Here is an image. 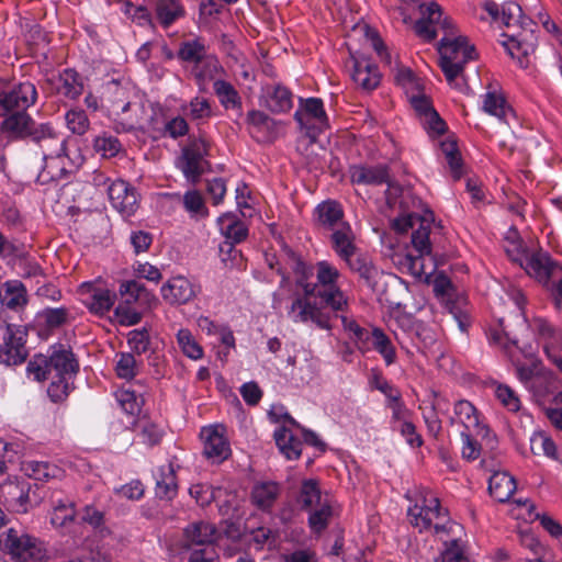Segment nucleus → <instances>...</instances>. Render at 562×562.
Returning <instances> with one entry per match:
<instances>
[{"label": "nucleus", "instance_id": "1", "mask_svg": "<svg viewBox=\"0 0 562 562\" xmlns=\"http://www.w3.org/2000/svg\"><path fill=\"white\" fill-rule=\"evenodd\" d=\"M316 281L306 284V296H294L286 307V316L294 324H313L323 330L331 329L330 314L348 307V296L338 285L340 271L329 261L322 260L314 267Z\"/></svg>", "mask_w": 562, "mask_h": 562}, {"label": "nucleus", "instance_id": "2", "mask_svg": "<svg viewBox=\"0 0 562 562\" xmlns=\"http://www.w3.org/2000/svg\"><path fill=\"white\" fill-rule=\"evenodd\" d=\"M31 140L42 149V159L45 164H48V161L50 164L60 162V175H50V180L63 178L66 173L72 172L83 160V157L77 150L71 153L68 149L67 138L63 137L50 123H40L33 132Z\"/></svg>", "mask_w": 562, "mask_h": 562}, {"label": "nucleus", "instance_id": "3", "mask_svg": "<svg viewBox=\"0 0 562 562\" xmlns=\"http://www.w3.org/2000/svg\"><path fill=\"white\" fill-rule=\"evenodd\" d=\"M502 21L505 26H519L521 30L508 35L507 42L504 43L508 53L514 57L522 55L527 57L533 53L537 46V36L533 26L536 24L524 15L521 7L514 1L505 2L502 5Z\"/></svg>", "mask_w": 562, "mask_h": 562}, {"label": "nucleus", "instance_id": "4", "mask_svg": "<svg viewBox=\"0 0 562 562\" xmlns=\"http://www.w3.org/2000/svg\"><path fill=\"white\" fill-rule=\"evenodd\" d=\"M439 65L450 86L460 87L458 78L464 65L476 57L475 48L464 37L442 36L439 42Z\"/></svg>", "mask_w": 562, "mask_h": 562}, {"label": "nucleus", "instance_id": "5", "mask_svg": "<svg viewBox=\"0 0 562 562\" xmlns=\"http://www.w3.org/2000/svg\"><path fill=\"white\" fill-rule=\"evenodd\" d=\"M0 550L15 562H42L47 557L43 541L13 527L0 530Z\"/></svg>", "mask_w": 562, "mask_h": 562}, {"label": "nucleus", "instance_id": "6", "mask_svg": "<svg viewBox=\"0 0 562 562\" xmlns=\"http://www.w3.org/2000/svg\"><path fill=\"white\" fill-rule=\"evenodd\" d=\"M435 537L442 544L438 562H472L462 525L452 519L438 521L435 525Z\"/></svg>", "mask_w": 562, "mask_h": 562}, {"label": "nucleus", "instance_id": "7", "mask_svg": "<svg viewBox=\"0 0 562 562\" xmlns=\"http://www.w3.org/2000/svg\"><path fill=\"white\" fill-rule=\"evenodd\" d=\"M407 517L419 532L432 531L434 535L436 522L450 519L447 509L441 507L439 499L431 493L420 494L416 503L408 507Z\"/></svg>", "mask_w": 562, "mask_h": 562}, {"label": "nucleus", "instance_id": "8", "mask_svg": "<svg viewBox=\"0 0 562 562\" xmlns=\"http://www.w3.org/2000/svg\"><path fill=\"white\" fill-rule=\"evenodd\" d=\"M419 9L422 16L415 22L414 31L420 38L431 42L440 32L443 33V36L453 35V25L448 18L442 16L438 3H423Z\"/></svg>", "mask_w": 562, "mask_h": 562}, {"label": "nucleus", "instance_id": "9", "mask_svg": "<svg viewBox=\"0 0 562 562\" xmlns=\"http://www.w3.org/2000/svg\"><path fill=\"white\" fill-rule=\"evenodd\" d=\"M294 120L312 139H315L328 126L324 103L318 98H300V106L294 113Z\"/></svg>", "mask_w": 562, "mask_h": 562}, {"label": "nucleus", "instance_id": "10", "mask_svg": "<svg viewBox=\"0 0 562 562\" xmlns=\"http://www.w3.org/2000/svg\"><path fill=\"white\" fill-rule=\"evenodd\" d=\"M27 327L25 325L8 324L0 346V363L7 367L23 363L27 356Z\"/></svg>", "mask_w": 562, "mask_h": 562}, {"label": "nucleus", "instance_id": "11", "mask_svg": "<svg viewBox=\"0 0 562 562\" xmlns=\"http://www.w3.org/2000/svg\"><path fill=\"white\" fill-rule=\"evenodd\" d=\"M209 155V145L202 139H194L181 150L177 167L182 171L184 178L191 184H196L204 173L207 161L204 159Z\"/></svg>", "mask_w": 562, "mask_h": 562}, {"label": "nucleus", "instance_id": "12", "mask_svg": "<svg viewBox=\"0 0 562 562\" xmlns=\"http://www.w3.org/2000/svg\"><path fill=\"white\" fill-rule=\"evenodd\" d=\"M36 99L37 90L31 81L0 87V116L11 112L26 111Z\"/></svg>", "mask_w": 562, "mask_h": 562}, {"label": "nucleus", "instance_id": "13", "mask_svg": "<svg viewBox=\"0 0 562 562\" xmlns=\"http://www.w3.org/2000/svg\"><path fill=\"white\" fill-rule=\"evenodd\" d=\"M4 116L0 125V142L5 140L7 144L18 139H32L33 132L40 125L26 111L11 112Z\"/></svg>", "mask_w": 562, "mask_h": 562}, {"label": "nucleus", "instance_id": "14", "mask_svg": "<svg viewBox=\"0 0 562 562\" xmlns=\"http://www.w3.org/2000/svg\"><path fill=\"white\" fill-rule=\"evenodd\" d=\"M108 196L112 207L119 212L123 218L133 216L138 209V194L136 189L122 179L114 180L109 184Z\"/></svg>", "mask_w": 562, "mask_h": 562}, {"label": "nucleus", "instance_id": "15", "mask_svg": "<svg viewBox=\"0 0 562 562\" xmlns=\"http://www.w3.org/2000/svg\"><path fill=\"white\" fill-rule=\"evenodd\" d=\"M31 484L25 480H7L0 485V497L15 513H27L31 507Z\"/></svg>", "mask_w": 562, "mask_h": 562}, {"label": "nucleus", "instance_id": "16", "mask_svg": "<svg viewBox=\"0 0 562 562\" xmlns=\"http://www.w3.org/2000/svg\"><path fill=\"white\" fill-rule=\"evenodd\" d=\"M52 92L75 100L83 92L82 77L71 68L64 69L57 75H52L45 80Z\"/></svg>", "mask_w": 562, "mask_h": 562}, {"label": "nucleus", "instance_id": "17", "mask_svg": "<svg viewBox=\"0 0 562 562\" xmlns=\"http://www.w3.org/2000/svg\"><path fill=\"white\" fill-rule=\"evenodd\" d=\"M198 291V285L183 276L170 278L160 289L162 299L170 305L189 303Z\"/></svg>", "mask_w": 562, "mask_h": 562}, {"label": "nucleus", "instance_id": "18", "mask_svg": "<svg viewBox=\"0 0 562 562\" xmlns=\"http://www.w3.org/2000/svg\"><path fill=\"white\" fill-rule=\"evenodd\" d=\"M454 417L451 423H459L463 426L462 431H473L475 436L486 437L490 432L487 426L481 419V414L475 406L467 401L460 400L453 407Z\"/></svg>", "mask_w": 562, "mask_h": 562}, {"label": "nucleus", "instance_id": "19", "mask_svg": "<svg viewBox=\"0 0 562 562\" xmlns=\"http://www.w3.org/2000/svg\"><path fill=\"white\" fill-rule=\"evenodd\" d=\"M48 358L50 376L74 379L79 371V363L72 351L64 346H55Z\"/></svg>", "mask_w": 562, "mask_h": 562}, {"label": "nucleus", "instance_id": "20", "mask_svg": "<svg viewBox=\"0 0 562 562\" xmlns=\"http://www.w3.org/2000/svg\"><path fill=\"white\" fill-rule=\"evenodd\" d=\"M350 76L353 82L364 91H371L380 83L378 67L363 56L351 55Z\"/></svg>", "mask_w": 562, "mask_h": 562}, {"label": "nucleus", "instance_id": "21", "mask_svg": "<svg viewBox=\"0 0 562 562\" xmlns=\"http://www.w3.org/2000/svg\"><path fill=\"white\" fill-rule=\"evenodd\" d=\"M246 123L249 134L259 143L271 142L276 137L277 122L262 111H249Z\"/></svg>", "mask_w": 562, "mask_h": 562}, {"label": "nucleus", "instance_id": "22", "mask_svg": "<svg viewBox=\"0 0 562 562\" xmlns=\"http://www.w3.org/2000/svg\"><path fill=\"white\" fill-rule=\"evenodd\" d=\"M350 180L353 184L381 186L391 182L389 168L385 165L352 166L349 170Z\"/></svg>", "mask_w": 562, "mask_h": 562}, {"label": "nucleus", "instance_id": "23", "mask_svg": "<svg viewBox=\"0 0 562 562\" xmlns=\"http://www.w3.org/2000/svg\"><path fill=\"white\" fill-rule=\"evenodd\" d=\"M265 106L272 113H285L293 106L292 92L281 83H271L262 88Z\"/></svg>", "mask_w": 562, "mask_h": 562}, {"label": "nucleus", "instance_id": "24", "mask_svg": "<svg viewBox=\"0 0 562 562\" xmlns=\"http://www.w3.org/2000/svg\"><path fill=\"white\" fill-rule=\"evenodd\" d=\"M201 437L204 440L203 453L207 459L221 462L228 457L229 445L216 427L203 428Z\"/></svg>", "mask_w": 562, "mask_h": 562}, {"label": "nucleus", "instance_id": "25", "mask_svg": "<svg viewBox=\"0 0 562 562\" xmlns=\"http://www.w3.org/2000/svg\"><path fill=\"white\" fill-rule=\"evenodd\" d=\"M344 215L342 206L335 200L323 201L314 210L316 224L329 231H334L347 223L344 221Z\"/></svg>", "mask_w": 562, "mask_h": 562}, {"label": "nucleus", "instance_id": "26", "mask_svg": "<svg viewBox=\"0 0 562 562\" xmlns=\"http://www.w3.org/2000/svg\"><path fill=\"white\" fill-rule=\"evenodd\" d=\"M222 234L226 237V241L221 246V251L228 254L235 251L234 244L241 243L248 236V228L241 222L229 214H225L218 218Z\"/></svg>", "mask_w": 562, "mask_h": 562}, {"label": "nucleus", "instance_id": "27", "mask_svg": "<svg viewBox=\"0 0 562 562\" xmlns=\"http://www.w3.org/2000/svg\"><path fill=\"white\" fill-rule=\"evenodd\" d=\"M155 495L159 499L171 501L178 493L176 470L172 463L162 464L154 472Z\"/></svg>", "mask_w": 562, "mask_h": 562}, {"label": "nucleus", "instance_id": "28", "mask_svg": "<svg viewBox=\"0 0 562 562\" xmlns=\"http://www.w3.org/2000/svg\"><path fill=\"white\" fill-rule=\"evenodd\" d=\"M216 528L205 521H195L183 530V547L192 549L214 544Z\"/></svg>", "mask_w": 562, "mask_h": 562}, {"label": "nucleus", "instance_id": "29", "mask_svg": "<svg viewBox=\"0 0 562 562\" xmlns=\"http://www.w3.org/2000/svg\"><path fill=\"white\" fill-rule=\"evenodd\" d=\"M83 288H87V296L83 299V303L91 313L104 315L114 305L116 299L114 292L91 284H85Z\"/></svg>", "mask_w": 562, "mask_h": 562}, {"label": "nucleus", "instance_id": "30", "mask_svg": "<svg viewBox=\"0 0 562 562\" xmlns=\"http://www.w3.org/2000/svg\"><path fill=\"white\" fill-rule=\"evenodd\" d=\"M342 261L352 272L358 273L371 290L376 289L381 272L367 256L357 251L356 255H351Z\"/></svg>", "mask_w": 562, "mask_h": 562}, {"label": "nucleus", "instance_id": "31", "mask_svg": "<svg viewBox=\"0 0 562 562\" xmlns=\"http://www.w3.org/2000/svg\"><path fill=\"white\" fill-rule=\"evenodd\" d=\"M147 2L164 29L170 27L184 15V9L180 0H147Z\"/></svg>", "mask_w": 562, "mask_h": 562}, {"label": "nucleus", "instance_id": "32", "mask_svg": "<svg viewBox=\"0 0 562 562\" xmlns=\"http://www.w3.org/2000/svg\"><path fill=\"white\" fill-rule=\"evenodd\" d=\"M328 499L327 496H323L319 483L315 479H304L295 497L296 505L303 512L313 509Z\"/></svg>", "mask_w": 562, "mask_h": 562}, {"label": "nucleus", "instance_id": "33", "mask_svg": "<svg viewBox=\"0 0 562 562\" xmlns=\"http://www.w3.org/2000/svg\"><path fill=\"white\" fill-rule=\"evenodd\" d=\"M281 493V487L277 482L263 481L258 482L251 490V503L263 512H269Z\"/></svg>", "mask_w": 562, "mask_h": 562}, {"label": "nucleus", "instance_id": "34", "mask_svg": "<svg viewBox=\"0 0 562 562\" xmlns=\"http://www.w3.org/2000/svg\"><path fill=\"white\" fill-rule=\"evenodd\" d=\"M330 244L333 250L341 260L356 255L358 250L355 244V234L349 223L331 231Z\"/></svg>", "mask_w": 562, "mask_h": 562}, {"label": "nucleus", "instance_id": "35", "mask_svg": "<svg viewBox=\"0 0 562 562\" xmlns=\"http://www.w3.org/2000/svg\"><path fill=\"white\" fill-rule=\"evenodd\" d=\"M513 260L519 261L520 266L529 276L539 280H548L552 270V261L548 254L533 252L524 258L513 257Z\"/></svg>", "mask_w": 562, "mask_h": 562}, {"label": "nucleus", "instance_id": "36", "mask_svg": "<svg viewBox=\"0 0 562 562\" xmlns=\"http://www.w3.org/2000/svg\"><path fill=\"white\" fill-rule=\"evenodd\" d=\"M214 93L221 105L225 110L237 112L238 116L243 114V100L236 88L228 81L217 79L213 82Z\"/></svg>", "mask_w": 562, "mask_h": 562}, {"label": "nucleus", "instance_id": "37", "mask_svg": "<svg viewBox=\"0 0 562 562\" xmlns=\"http://www.w3.org/2000/svg\"><path fill=\"white\" fill-rule=\"evenodd\" d=\"M490 494L499 503L507 502L516 491V481L507 472H495L488 480Z\"/></svg>", "mask_w": 562, "mask_h": 562}, {"label": "nucleus", "instance_id": "38", "mask_svg": "<svg viewBox=\"0 0 562 562\" xmlns=\"http://www.w3.org/2000/svg\"><path fill=\"white\" fill-rule=\"evenodd\" d=\"M306 513L308 514L307 526L311 532L314 536L319 537L327 529L334 516L331 501L328 499Z\"/></svg>", "mask_w": 562, "mask_h": 562}, {"label": "nucleus", "instance_id": "39", "mask_svg": "<svg viewBox=\"0 0 562 562\" xmlns=\"http://www.w3.org/2000/svg\"><path fill=\"white\" fill-rule=\"evenodd\" d=\"M273 437L280 452L288 460H296L300 458L303 442L294 436L289 428L281 427L277 429Z\"/></svg>", "mask_w": 562, "mask_h": 562}, {"label": "nucleus", "instance_id": "40", "mask_svg": "<svg viewBox=\"0 0 562 562\" xmlns=\"http://www.w3.org/2000/svg\"><path fill=\"white\" fill-rule=\"evenodd\" d=\"M370 346L383 358L387 367L396 362V349L390 337L381 328L373 327L371 329Z\"/></svg>", "mask_w": 562, "mask_h": 562}, {"label": "nucleus", "instance_id": "41", "mask_svg": "<svg viewBox=\"0 0 562 562\" xmlns=\"http://www.w3.org/2000/svg\"><path fill=\"white\" fill-rule=\"evenodd\" d=\"M482 110L506 124H508V116L514 115L504 97L495 91H487L482 95Z\"/></svg>", "mask_w": 562, "mask_h": 562}, {"label": "nucleus", "instance_id": "42", "mask_svg": "<svg viewBox=\"0 0 562 562\" xmlns=\"http://www.w3.org/2000/svg\"><path fill=\"white\" fill-rule=\"evenodd\" d=\"M533 327L539 337L544 340V351L548 357L550 349H562V331L560 329L541 317L535 318Z\"/></svg>", "mask_w": 562, "mask_h": 562}, {"label": "nucleus", "instance_id": "43", "mask_svg": "<svg viewBox=\"0 0 562 562\" xmlns=\"http://www.w3.org/2000/svg\"><path fill=\"white\" fill-rule=\"evenodd\" d=\"M218 59L214 55L204 54L192 67V76L199 86H204L207 81L213 80L222 70Z\"/></svg>", "mask_w": 562, "mask_h": 562}, {"label": "nucleus", "instance_id": "44", "mask_svg": "<svg viewBox=\"0 0 562 562\" xmlns=\"http://www.w3.org/2000/svg\"><path fill=\"white\" fill-rule=\"evenodd\" d=\"M1 304L11 310H18L27 302L26 290L21 281L11 280L5 282L4 289L0 291Z\"/></svg>", "mask_w": 562, "mask_h": 562}, {"label": "nucleus", "instance_id": "45", "mask_svg": "<svg viewBox=\"0 0 562 562\" xmlns=\"http://www.w3.org/2000/svg\"><path fill=\"white\" fill-rule=\"evenodd\" d=\"M21 470L26 476L43 482L57 477L61 472V470L55 464L37 460H27L22 462Z\"/></svg>", "mask_w": 562, "mask_h": 562}, {"label": "nucleus", "instance_id": "46", "mask_svg": "<svg viewBox=\"0 0 562 562\" xmlns=\"http://www.w3.org/2000/svg\"><path fill=\"white\" fill-rule=\"evenodd\" d=\"M341 324L344 329L348 333L349 338L355 344L356 348L366 355L371 350L370 334L371 330L361 327L355 319L347 316H341Z\"/></svg>", "mask_w": 562, "mask_h": 562}, {"label": "nucleus", "instance_id": "47", "mask_svg": "<svg viewBox=\"0 0 562 562\" xmlns=\"http://www.w3.org/2000/svg\"><path fill=\"white\" fill-rule=\"evenodd\" d=\"M289 267L295 276V283L302 289V294L295 296H306V284H311V277L314 274V267L307 265L299 255L289 252Z\"/></svg>", "mask_w": 562, "mask_h": 562}, {"label": "nucleus", "instance_id": "48", "mask_svg": "<svg viewBox=\"0 0 562 562\" xmlns=\"http://www.w3.org/2000/svg\"><path fill=\"white\" fill-rule=\"evenodd\" d=\"M92 147L102 158L116 157L123 150L120 139L109 132L95 135L92 139Z\"/></svg>", "mask_w": 562, "mask_h": 562}, {"label": "nucleus", "instance_id": "49", "mask_svg": "<svg viewBox=\"0 0 562 562\" xmlns=\"http://www.w3.org/2000/svg\"><path fill=\"white\" fill-rule=\"evenodd\" d=\"M559 384V378L553 372L543 369L528 390L532 392L535 396L544 398L554 394V392L560 389Z\"/></svg>", "mask_w": 562, "mask_h": 562}, {"label": "nucleus", "instance_id": "50", "mask_svg": "<svg viewBox=\"0 0 562 562\" xmlns=\"http://www.w3.org/2000/svg\"><path fill=\"white\" fill-rule=\"evenodd\" d=\"M530 449L533 454H544L555 461L562 462L554 441L544 432H535L530 438Z\"/></svg>", "mask_w": 562, "mask_h": 562}, {"label": "nucleus", "instance_id": "51", "mask_svg": "<svg viewBox=\"0 0 562 562\" xmlns=\"http://www.w3.org/2000/svg\"><path fill=\"white\" fill-rule=\"evenodd\" d=\"M142 362H138L133 353L122 352L117 355L115 372L120 379L132 380L138 375Z\"/></svg>", "mask_w": 562, "mask_h": 562}, {"label": "nucleus", "instance_id": "52", "mask_svg": "<svg viewBox=\"0 0 562 562\" xmlns=\"http://www.w3.org/2000/svg\"><path fill=\"white\" fill-rule=\"evenodd\" d=\"M440 150L450 168L452 177L458 180L462 177V159L454 140H443L440 143Z\"/></svg>", "mask_w": 562, "mask_h": 562}, {"label": "nucleus", "instance_id": "53", "mask_svg": "<svg viewBox=\"0 0 562 562\" xmlns=\"http://www.w3.org/2000/svg\"><path fill=\"white\" fill-rule=\"evenodd\" d=\"M122 11L138 26L150 29L155 27L154 19L148 7L135 5L131 1H125L123 3Z\"/></svg>", "mask_w": 562, "mask_h": 562}, {"label": "nucleus", "instance_id": "54", "mask_svg": "<svg viewBox=\"0 0 562 562\" xmlns=\"http://www.w3.org/2000/svg\"><path fill=\"white\" fill-rule=\"evenodd\" d=\"M177 342L184 356L192 360L203 357V349L188 328H181L177 333Z\"/></svg>", "mask_w": 562, "mask_h": 562}, {"label": "nucleus", "instance_id": "55", "mask_svg": "<svg viewBox=\"0 0 562 562\" xmlns=\"http://www.w3.org/2000/svg\"><path fill=\"white\" fill-rule=\"evenodd\" d=\"M67 128L76 135H83L90 127V121L85 110L79 108L70 109L65 114Z\"/></svg>", "mask_w": 562, "mask_h": 562}, {"label": "nucleus", "instance_id": "56", "mask_svg": "<svg viewBox=\"0 0 562 562\" xmlns=\"http://www.w3.org/2000/svg\"><path fill=\"white\" fill-rule=\"evenodd\" d=\"M116 400L122 409L131 416L138 414L144 403L142 394L130 389L120 390L116 393Z\"/></svg>", "mask_w": 562, "mask_h": 562}, {"label": "nucleus", "instance_id": "57", "mask_svg": "<svg viewBox=\"0 0 562 562\" xmlns=\"http://www.w3.org/2000/svg\"><path fill=\"white\" fill-rule=\"evenodd\" d=\"M206 54L205 45L200 40L184 41L180 44L178 58L193 65Z\"/></svg>", "mask_w": 562, "mask_h": 562}, {"label": "nucleus", "instance_id": "58", "mask_svg": "<svg viewBox=\"0 0 562 562\" xmlns=\"http://www.w3.org/2000/svg\"><path fill=\"white\" fill-rule=\"evenodd\" d=\"M430 225L419 222V225L412 233V244L419 256H429L431 254V245L429 240Z\"/></svg>", "mask_w": 562, "mask_h": 562}, {"label": "nucleus", "instance_id": "59", "mask_svg": "<svg viewBox=\"0 0 562 562\" xmlns=\"http://www.w3.org/2000/svg\"><path fill=\"white\" fill-rule=\"evenodd\" d=\"M47 387V395L54 403L63 402L72 390V379L55 378L52 375Z\"/></svg>", "mask_w": 562, "mask_h": 562}, {"label": "nucleus", "instance_id": "60", "mask_svg": "<svg viewBox=\"0 0 562 562\" xmlns=\"http://www.w3.org/2000/svg\"><path fill=\"white\" fill-rule=\"evenodd\" d=\"M29 378L35 381H43L50 378L49 363L47 356L35 355L26 366Z\"/></svg>", "mask_w": 562, "mask_h": 562}, {"label": "nucleus", "instance_id": "61", "mask_svg": "<svg viewBox=\"0 0 562 562\" xmlns=\"http://www.w3.org/2000/svg\"><path fill=\"white\" fill-rule=\"evenodd\" d=\"M119 293L124 300L122 304L127 305L138 301L143 295H147L145 286L136 280L122 282L119 288Z\"/></svg>", "mask_w": 562, "mask_h": 562}, {"label": "nucleus", "instance_id": "62", "mask_svg": "<svg viewBox=\"0 0 562 562\" xmlns=\"http://www.w3.org/2000/svg\"><path fill=\"white\" fill-rule=\"evenodd\" d=\"M371 387L380 391L385 396V402H392L402 395L401 391L390 383L379 371H373L370 378Z\"/></svg>", "mask_w": 562, "mask_h": 562}, {"label": "nucleus", "instance_id": "63", "mask_svg": "<svg viewBox=\"0 0 562 562\" xmlns=\"http://www.w3.org/2000/svg\"><path fill=\"white\" fill-rule=\"evenodd\" d=\"M127 344L131 350L140 356L149 349L150 337L147 329H133L127 335Z\"/></svg>", "mask_w": 562, "mask_h": 562}, {"label": "nucleus", "instance_id": "64", "mask_svg": "<svg viewBox=\"0 0 562 562\" xmlns=\"http://www.w3.org/2000/svg\"><path fill=\"white\" fill-rule=\"evenodd\" d=\"M543 369L541 362L533 360L530 364H516V374L526 389H529Z\"/></svg>", "mask_w": 562, "mask_h": 562}]
</instances>
